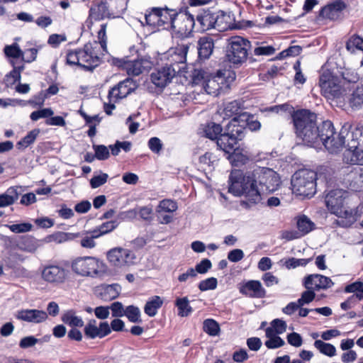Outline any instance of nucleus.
Here are the masks:
<instances>
[{
	"label": "nucleus",
	"mask_w": 363,
	"mask_h": 363,
	"mask_svg": "<svg viewBox=\"0 0 363 363\" xmlns=\"http://www.w3.org/2000/svg\"><path fill=\"white\" fill-rule=\"evenodd\" d=\"M228 191L235 196H244L247 201L255 204L259 203L262 194L275 191L280 186L279 174L272 169L255 167L245 174L234 169L229 177Z\"/></svg>",
	"instance_id": "1"
},
{
	"label": "nucleus",
	"mask_w": 363,
	"mask_h": 363,
	"mask_svg": "<svg viewBox=\"0 0 363 363\" xmlns=\"http://www.w3.org/2000/svg\"><path fill=\"white\" fill-rule=\"evenodd\" d=\"M292 120L298 138L307 145L317 147L320 145L322 124L317 125L316 114L306 109L294 111Z\"/></svg>",
	"instance_id": "2"
},
{
	"label": "nucleus",
	"mask_w": 363,
	"mask_h": 363,
	"mask_svg": "<svg viewBox=\"0 0 363 363\" xmlns=\"http://www.w3.org/2000/svg\"><path fill=\"white\" fill-rule=\"evenodd\" d=\"M319 86L322 94L328 99L345 100L354 84L343 74L338 75L331 70L324 69L320 76Z\"/></svg>",
	"instance_id": "3"
},
{
	"label": "nucleus",
	"mask_w": 363,
	"mask_h": 363,
	"mask_svg": "<svg viewBox=\"0 0 363 363\" xmlns=\"http://www.w3.org/2000/svg\"><path fill=\"white\" fill-rule=\"evenodd\" d=\"M320 133L321 142L325 147L331 153H337L342 150L347 142L351 140V133L347 128L342 127L339 133L335 131L333 124L330 121L322 123V130Z\"/></svg>",
	"instance_id": "4"
},
{
	"label": "nucleus",
	"mask_w": 363,
	"mask_h": 363,
	"mask_svg": "<svg viewBox=\"0 0 363 363\" xmlns=\"http://www.w3.org/2000/svg\"><path fill=\"white\" fill-rule=\"evenodd\" d=\"M99 43H88L83 48L69 50L67 54V62L72 65H79L86 69H92L98 66L100 58L98 55Z\"/></svg>",
	"instance_id": "5"
},
{
	"label": "nucleus",
	"mask_w": 363,
	"mask_h": 363,
	"mask_svg": "<svg viewBox=\"0 0 363 363\" xmlns=\"http://www.w3.org/2000/svg\"><path fill=\"white\" fill-rule=\"evenodd\" d=\"M347 196V192L336 189L330 191L325 196V203L331 213L336 215L339 218L345 219L340 220L345 225H350L355 222V213L352 209L345 207L344 201Z\"/></svg>",
	"instance_id": "6"
},
{
	"label": "nucleus",
	"mask_w": 363,
	"mask_h": 363,
	"mask_svg": "<svg viewBox=\"0 0 363 363\" xmlns=\"http://www.w3.org/2000/svg\"><path fill=\"white\" fill-rule=\"evenodd\" d=\"M245 128L244 124L238 123L236 117L228 123L225 131L220 133L216 141L218 147L226 153H230L236 149L238 140L244 137Z\"/></svg>",
	"instance_id": "7"
},
{
	"label": "nucleus",
	"mask_w": 363,
	"mask_h": 363,
	"mask_svg": "<svg viewBox=\"0 0 363 363\" xmlns=\"http://www.w3.org/2000/svg\"><path fill=\"white\" fill-rule=\"evenodd\" d=\"M316 173L310 169H300L291 178L293 192L303 197H311L316 191Z\"/></svg>",
	"instance_id": "8"
},
{
	"label": "nucleus",
	"mask_w": 363,
	"mask_h": 363,
	"mask_svg": "<svg viewBox=\"0 0 363 363\" xmlns=\"http://www.w3.org/2000/svg\"><path fill=\"white\" fill-rule=\"evenodd\" d=\"M250 48L249 40L238 35L233 36L228 39L226 59L235 65H240L246 61Z\"/></svg>",
	"instance_id": "9"
},
{
	"label": "nucleus",
	"mask_w": 363,
	"mask_h": 363,
	"mask_svg": "<svg viewBox=\"0 0 363 363\" xmlns=\"http://www.w3.org/2000/svg\"><path fill=\"white\" fill-rule=\"evenodd\" d=\"M135 82L130 78H127L120 82L108 91V103H104V111L107 115H111L112 111L115 109V103L118 100L126 97L136 89Z\"/></svg>",
	"instance_id": "10"
},
{
	"label": "nucleus",
	"mask_w": 363,
	"mask_h": 363,
	"mask_svg": "<svg viewBox=\"0 0 363 363\" xmlns=\"http://www.w3.org/2000/svg\"><path fill=\"white\" fill-rule=\"evenodd\" d=\"M344 160L347 163L363 165V134L360 130L351 132V140L347 143Z\"/></svg>",
	"instance_id": "11"
},
{
	"label": "nucleus",
	"mask_w": 363,
	"mask_h": 363,
	"mask_svg": "<svg viewBox=\"0 0 363 363\" xmlns=\"http://www.w3.org/2000/svg\"><path fill=\"white\" fill-rule=\"evenodd\" d=\"M340 182L347 189L363 191V167H346L340 170Z\"/></svg>",
	"instance_id": "12"
},
{
	"label": "nucleus",
	"mask_w": 363,
	"mask_h": 363,
	"mask_svg": "<svg viewBox=\"0 0 363 363\" xmlns=\"http://www.w3.org/2000/svg\"><path fill=\"white\" fill-rule=\"evenodd\" d=\"M195 25L194 16L188 11L176 13L172 21V29L178 35V37L184 38L189 36L192 32Z\"/></svg>",
	"instance_id": "13"
},
{
	"label": "nucleus",
	"mask_w": 363,
	"mask_h": 363,
	"mask_svg": "<svg viewBox=\"0 0 363 363\" xmlns=\"http://www.w3.org/2000/svg\"><path fill=\"white\" fill-rule=\"evenodd\" d=\"M135 259V253L126 248L114 247L107 252V259L109 263L118 268L133 265Z\"/></svg>",
	"instance_id": "14"
},
{
	"label": "nucleus",
	"mask_w": 363,
	"mask_h": 363,
	"mask_svg": "<svg viewBox=\"0 0 363 363\" xmlns=\"http://www.w3.org/2000/svg\"><path fill=\"white\" fill-rule=\"evenodd\" d=\"M72 269L83 277H94L99 273V262L93 257H78L72 262Z\"/></svg>",
	"instance_id": "15"
},
{
	"label": "nucleus",
	"mask_w": 363,
	"mask_h": 363,
	"mask_svg": "<svg viewBox=\"0 0 363 363\" xmlns=\"http://www.w3.org/2000/svg\"><path fill=\"white\" fill-rule=\"evenodd\" d=\"M117 65L125 69L128 75L138 76L150 69L152 65L150 57H141L135 60H118Z\"/></svg>",
	"instance_id": "16"
},
{
	"label": "nucleus",
	"mask_w": 363,
	"mask_h": 363,
	"mask_svg": "<svg viewBox=\"0 0 363 363\" xmlns=\"http://www.w3.org/2000/svg\"><path fill=\"white\" fill-rule=\"evenodd\" d=\"M188 50L189 46L184 44L170 48L163 55L162 59L167 61L165 66L175 67L177 70L178 68L181 69L182 67L178 65L186 62Z\"/></svg>",
	"instance_id": "17"
},
{
	"label": "nucleus",
	"mask_w": 363,
	"mask_h": 363,
	"mask_svg": "<svg viewBox=\"0 0 363 363\" xmlns=\"http://www.w3.org/2000/svg\"><path fill=\"white\" fill-rule=\"evenodd\" d=\"M180 71L175 67L164 66L153 71L150 74L151 82L157 87L164 88L169 84L177 72Z\"/></svg>",
	"instance_id": "18"
},
{
	"label": "nucleus",
	"mask_w": 363,
	"mask_h": 363,
	"mask_svg": "<svg viewBox=\"0 0 363 363\" xmlns=\"http://www.w3.org/2000/svg\"><path fill=\"white\" fill-rule=\"evenodd\" d=\"M330 278L318 274H310L304 278L303 285L306 289L313 291L325 290L333 286Z\"/></svg>",
	"instance_id": "19"
},
{
	"label": "nucleus",
	"mask_w": 363,
	"mask_h": 363,
	"mask_svg": "<svg viewBox=\"0 0 363 363\" xmlns=\"http://www.w3.org/2000/svg\"><path fill=\"white\" fill-rule=\"evenodd\" d=\"M111 333V328L108 322H101L97 326L96 320H90L84 327V334L91 339L103 338Z\"/></svg>",
	"instance_id": "20"
},
{
	"label": "nucleus",
	"mask_w": 363,
	"mask_h": 363,
	"mask_svg": "<svg viewBox=\"0 0 363 363\" xmlns=\"http://www.w3.org/2000/svg\"><path fill=\"white\" fill-rule=\"evenodd\" d=\"M240 292L250 298H264L266 291L259 281L251 280L244 284L240 288Z\"/></svg>",
	"instance_id": "21"
},
{
	"label": "nucleus",
	"mask_w": 363,
	"mask_h": 363,
	"mask_svg": "<svg viewBox=\"0 0 363 363\" xmlns=\"http://www.w3.org/2000/svg\"><path fill=\"white\" fill-rule=\"evenodd\" d=\"M345 4L340 0L335 1L325 6L320 12V16L323 18L337 20L340 17L341 12L345 9Z\"/></svg>",
	"instance_id": "22"
},
{
	"label": "nucleus",
	"mask_w": 363,
	"mask_h": 363,
	"mask_svg": "<svg viewBox=\"0 0 363 363\" xmlns=\"http://www.w3.org/2000/svg\"><path fill=\"white\" fill-rule=\"evenodd\" d=\"M214 48L213 38L203 36L199 40V56L201 59H208L212 55Z\"/></svg>",
	"instance_id": "23"
},
{
	"label": "nucleus",
	"mask_w": 363,
	"mask_h": 363,
	"mask_svg": "<svg viewBox=\"0 0 363 363\" xmlns=\"http://www.w3.org/2000/svg\"><path fill=\"white\" fill-rule=\"evenodd\" d=\"M20 187L11 186L4 193L0 194V208H5L13 204L18 199Z\"/></svg>",
	"instance_id": "24"
},
{
	"label": "nucleus",
	"mask_w": 363,
	"mask_h": 363,
	"mask_svg": "<svg viewBox=\"0 0 363 363\" xmlns=\"http://www.w3.org/2000/svg\"><path fill=\"white\" fill-rule=\"evenodd\" d=\"M66 271L60 265L47 266V281L62 283L66 277Z\"/></svg>",
	"instance_id": "25"
},
{
	"label": "nucleus",
	"mask_w": 363,
	"mask_h": 363,
	"mask_svg": "<svg viewBox=\"0 0 363 363\" xmlns=\"http://www.w3.org/2000/svg\"><path fill=\"white\" fill-rule=\"evenodd\" d=\"M16 317L22 320L40 323L45 318V313L38 310H22L17 313Z\"/></svg>",
	"instance_id": "26"
},
{
	"label": "nucleus",
	"mask_w": 363,
	"mask_h": 363,
	"mask_svg": "<svg viewBox=\"0 0 363 363\" xmlns=\"http://www.w3.org/2000/svg\"><path fill=\"white\" fill-rule=\"evenodd\" d=\"M176 13V10L168 9L167 6L159 7L160 27L166 26L167 28H172Z\"/></svg>",
	"instance_id": "27"
},
{
	"label": "nucleus",
	"mask_w": 363,
	"mask_h": 363,
	"mask_svg": "<svg viewBox=\"0 0 363 363\" xmlns=\"http://www.w3.org/2000/svg\"><path fill=\"white\" fill-rule=\"evenodd\" d=\"M163 301L159 296L150 298L145 305L144 311L150 317H154L159 308L162 306Z\"/></svg>",
	"instance_id": "28"
},
{
	"label": "nucleus",
	"mask_w": 363,
	"mask_h": 363,
	"mask_svg": "<svg viewBox=\"0 0 363 363\" xmlns=\"http://www.w3.org/2000/svg\"><path fill=\"white\" fill-rule=\"evenodd\" d=\"M241 109H240V104L237 101H233L231 102L228 103L223 111V113L224 114L223 118H230L233 117L232 119H233L235 117H236L238 120V123H240V118L242 116L240 114Z\"/></svg>",
	"instance_id": "29"
},
{
	"label": "nucleus",
	"mask_w": 363,
	"mask_h": 363,
	"mask_svg": "<svg viewBox=\"0 0 363 363\" xmlns=\"http://www.w3.org/2000/svg\"><path fill=\"white\" fill-rule=\"evenodd\" d=\"M196 20L200 23L201 29L203 30L214 28L216 23L215 16L209 11H204L199 14L196 17Z\"/></svg>",
	"instance_id": "30"
},
{
	"label": "nucleus",
	"mask_w": 363,
	"mask_h": 363,
	"mask_svg": "<svg viewBox=\"0 0 363 363\" xmlns=\"http://www.w3.org/2000/svg\"><path fill=\"white\" fill-rule=\"evenodd\" d=\"M266 337L268 338L264 345L268 349L279 348L285 345V342L279 335L272 334V330H265Z\"/></svg>",
	"instance_id": "31"
},
{
	"label": "nucleus",
	"mask_w": 363,
	"mask_h": 363,
	"mask_svg": "<svg viewBox=\"0 0 363 363\" xmlns=\"http://www.w3.org/2000/svg\"><path fill=\"white\" fill-rule=\"evenodd\" d=\"M203 135L212 140H218V136L222 132V127L219 124L215 123H209L202 128Z\"/></svg>",
	"instance_id": "32"
},
{
	"label": "nucleus",
	"mask_w": 363,
	"mask_h": 363,
	"mask_svg": "<svg viewBox=\"0 0 363 363\" xmlns=\"http://www.w3.org/2000/svg\"><path fill=\"white\" fill-rule=\"evenodd\" d=\"M220 79L223 80L219 77H213L205 81L203 84V89L205 91L211 95H218L220 90L221 89V86L218 82V80Z\"/></svg>",
	"instance_id": "33"
},
{
	"label": "nucleus",
	"mask_w": 363,
	"mask_h": 363,
	"mask_svg": "<svg viewBox=\"0 0 363 363\" xmlns=\"http://www.w3.org/2000/svg\"><path fill=\"white\" fill-rule=\"evenodd\" d=\"M90 11L96 18H103L108 15V7L106 1H99L94 3Z\"/></svg>",
	"instance_id": "34"
},
{
	"label": "nucleus",
	"mask_w": 363,
	"mask_h": 363,
	"mask_svg": "<svg viewBox=\"0 0 363 363\" xmlns=\"http://www.w3.org/2000/svg\"><path fill=\"white\" fill-rule=\"evenodd\" d=\"M62 320L70 326L82 327L84 325L82 318L76 315L72 310L65 312L62 316Z\"/></svg>",
	"instance_id": "35"
},
{
	"label": "nucleus",
	"mask_w": 363,
	"mask_h": 363,
	"mask_svg": "<svg viewBox=\"0 0 363 363\" xmlns=\"http://www.w3.org/2000/svg\"><path fill=\"white\" fill-rule=\"evenodd\" d=\"M350 104L352 108H359L363 106V86H357L349 98Z\"/></svg>",
	"instance_id": "36"
},
{
	"label": "nucleus",
	"mask_w": 363,
	"mask_h": 363,
	"mask_svg": "<svg viewBox=\"0 0 363 363\" xmlns=\"http://www.w3.org/2000/svg\"><path fill=\"white\" fill-rule=\"evenodd\" d=\"M78 235L79 234L74 235L64 232H57L47 236V242H55L57 244H60L73 239L74 238L78 236Z\"/></svg>",
	"instance_id": "37"
},
{
	"label": "nucleus",
	"mask_w": 363,
	"mask_h": 363,
	"mask_svg": "<svg viewBox=\"0 0 363 363\" xmlns=\"http://www.w3.org/2000/svg\"><path fill=\"white\" fill-rule=\"evenodd\" d=\"M297 228L301 235L303 236L311 232L314 228V223L306 216L298 218Z\"/></svg>",
	"instance_id": "38"
},
{
	"label": "nucleus",
	"mask_w": 363,
	"mask_h": 363,
	"mask_svg": "<svg viewBox=\"0 0 363 363\" xmlns=\"http://www.w3.org/2000/svg\"><path fill=\"white\" fill-rule=\"evenodd\" d=\"M314 346L320 353L326 356L333 357L336 354V348L330 343L318 340L315 341Z\"/></svg>",
	"instance_id": "39"
},
{
	"label": "nucleus",
	"mask_w": 363,
	"mask_h": 363,
	"mask_svg": "<svg viewBox=\"0 0 363 363\" xmlns=\"http://www.w3.org/2000/svg\"><path fill=\"white\" fill-rule=\"evenodd\" d=\"M145 22L153 27H160L159 7H152L146 11Z\"/></svg>",
	"instance_id": "40"
},
{
	"label": "nucleus",
	"mask_w": 363,
	"mask_h": 363,
	"mask_svg": "<svg viewBox=\"0 0 363 363\" xmlns=\"http://www.w3.org/2000/svg\"><path fill=\"white\" fill-rule=\"evenodd\" d=\"M175 305L178 308L179 315L182 317L189 315L192 311L187 297L177 298Z\"/></svg>",
	"instance_id": "41"
},
{
	"label": "nucleus",
	"mask_w": 363,
	"mask_h": 363,
	"mask_svg": "<svg viewBox=\"0 0 363 363\" xmlns=\"http://www.w3.org/2000/svg\"><path fill=\"white\" fill-rule=\"evenodd\" d=\"M346 48L350 52H354L356 50L363 51V38L359 35H353L347 40Z\"/></svg>",
	"instance_id": "42"
},
{
	"label": "nucleus",
	"mask_w": 363,
	"mask_h": 363,
	"mask_svg": "<svg viewBox=\"0 0 363 363\" xmlns=\"http://www.w3.org/2000/svg\"><path fill=\"white\" fill-rule=\"evenodd\" d=\"M203 329L205 333L211 336H216L220 332L218 323L216 320L210 318L203 321Z\"/></svg>",
	"instance_id": "43"
},
{
	"label": "nucleus",
	"mask_w": 363,
	"mask_h": 363,
	"mask_svg": "<svg viewBox=\"0 0 363 363\" xmlns=\"http://www.w3.org/2000/svg\"><path fill=\"white\" fill-rule=\"evenodd\" d=\"M47 125L64 127L66 122L62 116H54V111L47 108Z\"/></svg>",
	"instance_id": "44"
},
{
	"label": "nucleus",
	"mask_w": 363,
	"mask_h": 363,
	"mask_svg": "<svg viewBox=\"0 0 363 363\" xmlns=\"http://www.w3.org/2000/svg\"><path fill=\"white\" fill-rule=\"evenodd\" d=\"M346 293H356L355 296L359 300H363V282L357 281L348 284L345 288Z\"/></svg>",
	"instance_id": "45"
},
{
	"label": "nucleus",
	"mask_w": 363,
	"mask_h": 363,
	"mask_svg": "<svg viewBox=\"0 0 363 363\" xmlns=\"http://www.w3.org/2000/svg\"><path fill=\"white\" fill-rule=\"evenodd\" d=\"M178 206L176 201L172 199H163L158 205L157 212L158 213L162 211L173 213L177 211Z\"/></svg>",
	"instance_id": "46"
},
{
	"label": "nucleus",
	"mask_w": 363,
	"mask_h": 363,
	"mask_svg": "<svg viewBox=\"0 0 363 363\" xmlns=\"http://www.w3.org/2000/svg\"><path fill=\"white\" fill-rule=\"evenodd\" d=\"M270 324L271 326L267 329L272 330V334L279 335L280 334H283L286 330V323L281 319H274L271 322Z\"/></svg>",
	"instance_id": "47"
},
{
	"label": "nucleus",
	"mask_w": 363,
	"mask_h": 363,
	"mask_svg": "<svg viewBox=\"0 0 363 363\" xmlns=\"http://www.w3.org/2000/svg\"><path fill=\"white\" fill-rule=\"evenodd\" d=\"M129 321L132 323H140V309L134 306H128L125 308V315Z\"/></svg>",
	"instance_id": "48"
},
{
	"label": "nucleus",
	"mask_w": 363,
	"mask_h": 363,
	"mask_svg": "<svg viewBox=\"0 0 363 363\" xmlns=\"http://www.w3.org/2000/svg\"><path fill=\"white\" fill-rule=\"evenodd\" d=\"M4 50L6 56L12 57L14 60H18L19 57L22 58L23 51L20 49L17 43L6 45Z\"/></svg>",
	"instance_id": "49"
},
{
	"label": "nucleus",
	"mask_w": 363,
	"mask_h": 363,
	"mask_svg": "<svg viewBox=\"0 0 363 363\" xmlns=\"http://www.w3.org/2000/svg\"><path fill=\"white\" fill-rule=\"evenodd\" d=\"M39 133L38 130H31L27 135H26L22 140L17 143L16 146L18 148L21 147H27L29 145H30L35 139L36 138L38 134Z\"/></svg>",
	"instance_id": "50"
},
{
	"label": "nucleus",
	"mask_w": 363,
	"mask_h": 363,
	"mask_svg": "<svg viewBox=\"0 0 363 363\" xmlns=\"http://www.w3.org/2000/svg\"><path fill=\"white\" fill-rule=\"evenodd\" d=\"M217 285H218L217 279L215 277H210V278H208V279H206L201 281L199 284L198 287L201 291H205L213 290V289H216Z\"/></svg>",
	"instance_id": "51"
},
{
	"label": "nucleus",
	"mask_w": 363,
	"mask_h": 363,
	"mask_svg": "<svg viewBox=\"0 0 363 363\" xmlns=\"http://www.w3.org/2000/svg\"><path fill=\"white\" fill-rule=\"evenodd\" d=\"M119 294L118 285H108L104 289V298L105 300H113L117 298Z\"/></svg>",
	"instance_id": "52"
},
{
	"label": "nucleus",
	"mask_w": 363,
	"mask_h": 363,
	"mask_svg": "<svg viewBox=\"0 0 363 363\" xmlns=\"http://www.w3.org/2000/svg\"><path fill=\"white\" fill-rule=\"evenodd\" d=\"M310 261L311 259H297L291 257L285 260L284 265L287 269H294L298 266H306Z\"/></svg>",
	"instance_id": "53"
},
{
	"label": "nucleus",
	"mask_w": 363,
	"mask_h": 363,
	"mask_svg": "<svg viewBox=\"0 0 363 363\" xmlns=\"http://www.w3.org/2000/svg\"><path fill=\"white\" fill-rule=\"evenodd\" d=\"M7 227L14 233H23L31 230L33 225L29 223H23L9 225Z\"/></svg>",
	"instance_id": "54"
},
{
	"label": "nucleus",
	"mask_w": 363,
	"mask_h": 363,
	"mask_svg": "<svg viewBox=\"0 0 363 363\" xmlns=\"http://www.w3.org/2000/svg\"><path fill=\"white\" fill-rule=\"evenodd\" d=\"M95 156L99 160H105L109 157L110 153L108 148L103 145H94Z\"/></svg>",
	"instance_id": "55"
},
{
	"label": "nucleus",
	"mask_w": 363,
	"mask_h": 363,
	"mask_svg": "<svg viewBox=\"0 0 363 363\" xmlns=\"http://www.w3.org/2000/svg\"><path fill=\"white\" fill-rule=\"evenodd\" d=\"M315 297V291L312 289H307L301 294V298H299L297 301H298L299 305H301L302 307L305 304H308L312 302Z\"/></svg>",
	"instance_id": "56"
},
{
	"label": "nucleus",
	"mask_w": 363,
	"mask_h": 363,
	"mask_svg": "<svg viewBox=\"0 0 363 363\" xmlns=\"http://www.w3.org/2000/svg\"><path fill=\"white\" fill-rule=\"evenodd\" d=\"M301 47L299 45L290 46L279 53V58L283 59L287 57L297 56L301 53Z\"/></svg>",
	"instance_id": "57"
},
{
	"label": "nucleus",
	"mask_w": 363,
	"mask_h": 363,
	"mask_svg": "<svg viewBox=\"0 0 363 363\" xmlns=\"http://www.w3.org/2000/svg\"><path fill=\"white\" fill-rule=\"evenodd\" d=\"M111 310V314L113 317L118 318L122 317L125 313V309L123 308V304L121 302L116 301L108 306Z\"/></svg>",
	"instance_id": "58"
},
{
	"label": "nucleus",
	"mask_w": 363,
	"mask_h": 363,
	"mask_svg": "<svg viewBox=\"0 0 363 363\" xmlns=\"http://www.w3.org/2000/svg\"><path fill=\"white\" fill-rule=\"evenodd\" d=\"M148 147L155 154H159L163 147V144L160 138L157 137L151 138L148 141Z\"/></svg>",
	"instance_id": "59"
},
{
	"label": "nucleus",
	"mask_w": 363,
	"mask_h": 363,
	"mask_svg": "<svg viewBox=\"0 0 363 363\" xmlns=\"http://www.w3.org/2000/svg\"><path fill=\"white\" fill-rule=\"evenodd\" d=\"M67 40L65 34H52L49 36L48 43L53 48H57L60 43Z\"/></svg>",
	"instance_id": "60"
},
{
	"label": "nucleus",
	"mask_w": 363,
	"mask_h": 363,
	"mask_svg": "<svg viewBox=\"0 0 363 363\" xmlns=\"http://www.w3.org/2000/svg\"><path fill=\"white\" fill-rule=\"evenodd\" d=\"M108 177V176L106 173L93 177L90 180L91 186L94 189L101 186L106 182Z\"/></svg>",
	"instance_id": "61"
},
{
	"label": "nucleus",
	"mask_w": 363,
	"mask_h": 363,
	"mask_svg": "<svg viewBox=\"0 0 363 363\" xmlns=\"http://www.w3.org/2000/svg\"><path fill=\"white\" fill-rule=\"evenodd\" d=\"M212 267L211 262L208 259H203L197 264L195 267L194 270L196 273L206 274Z\"/></svg>",
	"instance_id": "62"
},
{
	"label": "nucleus",
	"mask_w": 363,
	"mask_h": 363,
	"mask_svg": "<svg viewBox=\"0 0 363 363\" xmlns=\"http://www.w3.org/2000/svg\"><path fill=\"white\" fill-rule=\"evenodd\" d=\"M275 49L271 45L259 46L255 48L254 50V54L255 55H265L269 56L274 53Z\"/></svg>",
	"instance_id": "63"
},
{
	"label": "nucleus",
	"mask_w": 363,
	"mask_h": 363,
	"mask_svg": "<svg viewBox=\"0 0 363 363\" xmlns=\"http://www.w3.org/2000/svg\"><path fill=\"white\" fill-rule=\"evenodd\" d=\"M287 341L291 345L296 347L301 346L303 343L301 336L295 332L291 333L287 335Z\"/></svg>",
	"instance_id": "64"
}]
</instances>
